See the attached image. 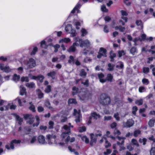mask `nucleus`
<instances>
[{"instance_id": "f257e3e1", "label": "nucleus", "mask_w": 155, "mask_h": 155, "mask_svg": "<svg viewBox=\"0 0 155 155\" xmlns=\"http://www.w3.org/2000/svg\"><path fill=\"white\" fill-rule=\"evenodd\" d=\"M69 127L66 125L64 126L63 129L65 131L63 130V132L61 134V140L62 141L64 142L65 143L69 141L70 140V137L69 136V134L70 133L71 127H73L72 125H71V123L68 124Z\"/></svg>"}, {"instance_id": "f03ea898", "label": "nucleus", "mask_w": 155, "mask_h": 155, "mask_svg": "<svg viewBox=\"0 0 155 155\" xmlns=\"http://www.w3.org/2000/svg\"><path fill=\"white\" fill-rule=\"evenodd\" d=\"M110 102V97L107 95L104 94H102L100 97V102L103 105H108Z\"/></svg>"}, {"instance_id": "7ed1b4c3", "label": "nucleus", "mask_w": 155, "mask_h": 155, "mask_svg": "<svg viewBox=\"0 0 155 155\" xmlns=\"http://www.w3.org/2000/svg\"><path fill=\"white\" fill-rule=\"evenodd\" d=\"M21 141L19 140L14 139L12 140L10 142V147L8 145H6L5 146V147L7 149L9 150L10 149L12 150H14L15 148V144H19L21 143Z\"/></svg>"}, {"instance_id": "20e7f679", "label": "nucleus", "mask_w": 155, "mask_h": 155, "mask_svg": "<svg viewBox=\"0 0 155 155\" xmlns=\"http://www.w3.org/2000/svg\"><path fill=\"white\" fill-rule=\"evenodd\" d=\"M74 112L73 115L75 117V121L76 123L80 122L82 120V116L80 114L81 111L80 110H77L76 109L74 110Z\"/></svg>"}, {"instance_id": "39448f33", "label": "nucleus", "mask_w": 155, "mask_h": 155, "mask_svg": "<svg viewBox=\"0 0 155 155\" xmlns=\"http://www.w3.org/2000/svg\"><path fill=\"white\" fill-rule=\"evenodd\" d=\"M48 143L50 145L56 143V136L55 135L48 134L46 136Z\"/></svg>"}, {"instance_id": "423d86ee", "label": "nucleus", "mask_w": 155, "mask_h": 155, "mask_svg": "<svg viewBox=\"0 0 155 155\" xmlns=\"http://www.w3.org/2000/svg\"><path fill=\"white\" fill-rule=\"evenodd\" d=\"M65 30L66 32L71 33V36L74 37L76 35V32L75 30L72 29L71 25H68L65 28Z\"/></svg>"}, {"instance_id": "0eeeda50", "label": "nucleus", "mask_w": 155, "mask_h": 155, "mask_svg": "<svg viewBox=\"0 0 155 155\" xmlns=\"http://www.w3.org/2000/svg\"><path fill=\"white\" fill-rule=\"evenodd\" d=\"M24 119L27 120V123L30 124H32L34 121V118L31 114H26L24 115Z\"/></svg>"}, {"instance_id": "6e6552de", "label": "nucleus", "mask_w": 155, "mask_h": 155, "mask_svg": "<svg viewBox=\"0 0 155 155\" xmlns=\"http://www.w3.org/2000/svg\"><path fill=\"white\" fill-rule=\"evenodd\" d=\"M0 68L2 71L6 73L11 72L13 70L11 68L8 66L5 65L3 64H0Z\"/></svg>"}, {"instance_id": "1a4fd4ad", "label": "nucleus", "mask_w": 155, "mask_h": 155, "mask_svg": "<svg viewBox=\"0 0 155 155\" xmlns=\"http://www.w3.org/2000/svg\"><path fill=\"white\" fill-rule=\"evenodd\" d=\"M134 124V121L132 119H129L126 122H123V127L130 128Z\"/></svg>"}, {"instance_id": "9d476101", "label": "nucleus", "mask_w": 155, "mask_h": 155, "mask_svg": "<svg viewBox=\"0 0 155 155\" xmlns=\"http://www.w3.org/2000/svg\"><path fill=\"white\" fill-rule=\"evenodd\" d=\"M106 49L103 48H101L100 49L98 54L97 56V57L98 58H100L102 56L106 57Z\"/></svg>"}, {"instance_id": "9b49d317", "label": "nucleus", "mask_w": 155, "mask_h": 155, "mask_svg": "<svg viewBox=\"0 0 155 155\" xmlns=\"http://www.w3.org/2000/svg\"><path fill=\"white\" fill-rule=\"evenodd\" d=\"M35 62L33 58H30L29 59L27 64V66L28 68H31L35 66Z\"/></svg>"}, {"instance_id": "f8f14e48", "label": "nucleus", "mask_w": 155, "mask_h": 155, "mask_svg": "<svg viewBox=\"0 0 155 155\" xmlns=\"http://www.w3.org/2000/svg\"><path fill=\"white\" fill-rule=\"evenodd\" d=\"M79 44L77 43H74L73 45L71 46L69 49L68 50V51L69 52H74L76 51L75 46H78Z\"/></svg>"}, {"instance_id": "ddd939ff", "label": "nucleus", "mask_w": 155, "mask_h": 155, "mask_svg": "<svg viewBox=\"0 0 155 155\" xmlns=\"http://www.w3.org/2000/svg\"><path fill=\"white\" fill-rule=\"evenodd\" d=\"M74 40L75 42L79 44V45L80 44V46L81 47H83L84 45L83 44V41L78 37H76L74 38Z\"/></svg>"}, {"instance_id": "4468645a", "label": "nucleus", "mask_w": 155, "mask_h": 155, "mask_svg": "<svg viewBox=\"0 0 155 155\" xmlns=\"http://www.w3.org/2000/svg\"><path fill=\"white\" fill-rule=\"evenodd\" d=\"M90 96V95L89 93H86L82 95L80 97V98L81 100L85 101L89 99Z\"/></svg>"}, {"instance_id": "2eb2a0df", "label": "nucleus", "mask_w": 155, "mask_h": 155, "mask_svg": "<svg viewBox=\"0 0 155 155\" xmlns=\"http://www.w3.org/2000/svg\"><path fill=\"white\" fill-rule=\"evenodd\" d=\"M94 135L93 134H90V137L91 138V140L90 142V143L91 146H92L94 144L96 143L97 141V139L94 137Z\"/></svg>"}, {"instance_id": "dca6fc26", "label": "nucleus", "mask_w": 155, "mask_h": 155, "mask_svg": "<svg viewBox=\"0 0 155 155\" xmlns=\"http://www.w3.org/2000/svg\"><path fill=\"white\" fill-rule=\"evenodd\" d=\"M38 140L41 144H43L45 143V137L42 135H40L38 137Z\"/></svg>"}, {"instance_id": "f3484780", "label": "nucleus", "mask_w": 155, "mask_h": 155, "mask_svg": "<svg viewBox=\"0 0 155 155\" xmlns=\"http://www.w3.org/2000/svg\"><path fill=\"white\" fill-rule=\"evenodd\" d=\"M45 106L51 110H53V108L51 106L50 103L48 100L45 101L44 103Z\"/></svg>"}, {"instance_id": "a211bd4d", "label": "nucleus", "mask_w": 155, "mask_h": 155, "mask_svg": "<svg viewBox=\"0 0 155 155\" xmlns=\"http://www.w3.org/2000/svg\"><path fill=\"white\" fill-rule=\"evenodd\" d=\"M81 5H80V2H79L74 8L73 10L71 11V13H74L76 11H77L78 13L79 12V11L78 10V9L81 7Z\"/></svg>"}, {"instance_id": "6ab92c4d", "label": "nucleus", "mask_w": 155, "mask_h": 155, "mask_svg": "<svg viewBox=\"0 0 155 155\" xmlns=\"http://www.w3.org/2000/svg\"><path fill=\"white\" fill-rule=\"evenodd\" d=\"M98 76L100 82L103 83L106 81V80L104 78V75L102 73L99 74Z\"/></svg>"}, {"instance_id": "aec40b11", "label": "nucleus", "mask_w": 155, "mask_h": 155, "mask_svg": "<svg viewBox=\"0 0 155 155\" xmlns=\"http://www.w3.org/2000/svg\"><path fill=\"white\" fill-rule=\"evenodd\" d=\"M51 45V44H50L48 45H47L46 42L44 40L42 41L41 42V48H43L47 49L48 45Z\"/></svg>"}, {"instance_id": "412c9836", "label": "nucleus", "mask_w": 155, "mask_h": 155, "mask_svg": "<svg viewBox=\"0 0 155 155\" xmlns=\"http://www.w3.org/2000/svg\"><path fill=\"white\" fill-rule=\"evenodd\" d=\"M71 41V39L69 38H64L60 40L59 41V43H68L70 42Z\"/></svg>"}, {"instance_id": "4be33fe9", "label": "nucleus", "mask_w": 155, "mask_h": 155, "mask_svg": "<svg viewBox=\"0 0 155 155\" xmlns=\"http://www.w3.org/2000/svg\"><path fill=\"white\" fill-rule=\"evenodd\" d=\"M36 93L39 98L41 99L43 97L44 94L40 89H38L37 90H36Z\"/></svg>"}, {"instance_id": "5701e85b", "label": "nucleus", "mask_w": 155, "mask_h": 155, "mask_svg": "<svg viewBox=\"0 0 155 155\" xmlns=\"http://www.w3.org/2000/svg\"><path fill=\"white\" fill-rule=\"evenodd\" d=\"M83 44L84 45L83 47L85 46L88 48L90 47L91 45L90 42L88 40L83 41Z\"/></svg>"}, {"instance_id": "b1692460", "label": "nucleus", "mask_w": 155, "mask_h": 155, "mask_svg": "<svg viewBox=\"0 0 155 155\" xmlns=\"http://www.w3.org/2000/svg\"><path fill=\"white\" fill-rule=\"evenodd\" d=\"M118 140H122V141L121 142V143H120L119 142H117V144L118 145L120 146V145L123 144L124 143V140L126 138L125 137H118Z\"/></svg>"}, {"instance_id": "393cba45", "label": "nucleus", "mask_w": 155, "mask_h": 155, "mask_svg": "<svg viewBox=\"0 0 155 155\" xmlns=\"http://www.w3.org/2000/svg\"><path fill=\"white\" fill-rule=\"evenodd\" d=\"M29 104H30V106L29 107V109L33 112H35L36 110L35 105L32 103V102H29Z\"/></svg>"}, {"instance_id": "a878e982", "label": "nucleus", "mask_w": 155, "mask_h": 155, "mask_svg": "<svg viewBox=\"0 0 155 155\" xmlns=\"http://www.w3.org/2000/svg\"><path fill=\"white\" fill-rule=\"evenodd\" d=\"M25 85L27 87L29 88H33L35 87V84L33 82L27 83H26Z\"/></svg>"}, {"instance_id": "bb28decb", "label": "nucleus", "mask_w": 155, "mask_h": 155, "mask_svg": "<svg viewBox=\"0 0 155 155\" xmlns=\"http://www.w3.org/2000/svg\"><path fill=\"white\" fill-rule=\"evenodd\" d=\"M130 52L131 54L133 55H134L136 53H137L136 48L133 47H132L130 50Z\"/></svg>"}, {"instance_id": "cd10ccee", "label": "nucleus", "mask_w": 155, "mask_h": 155, "mask_svg": "<svg viewBox=\"0 0 155 155\" xmlns=\"http://www.w3.org/2000/svg\"><path fill=\"white\" fill-rule=\"evenodd\" d=\"M26 92V89L23 86L20 87V94L21 95H24Z\"/></svg>"}, {"instance_id": "c85d7f7f", "label": "nucleus", "mask_w": 155, "mask_h": 155, "mask_svg": "<svg viewBox=\"0 0 155 155\" xmlns=\"http://www.w3.org/2000/svg\"><path fill=\"white\" fill-rule=\"evenodd\" d=\"M115 29L116 30H119L120 31L123 32L125 30V28L121 26H117L115 27Z\"/></svg>"}, {"instance_id": "c756f323", "label": "nucleus", "mask_w": 155, "mask_h": 155, "mask_svg": "<svg viewBox=\"0 0 155 155\" xmlns=\"http://www.w3.org/2000/svg\"><path fill=\"white\" fill-rule=\"evenodd\" d=\"M107 70L110 71H112L114 70V65L110 63H109L108 64Z\"/></svg>"}, {"instance_id": "7c9ffc66", "label": "nucleus", "mask_w": 155, "mask_h": 155, "mask_svg": "<svg viewBox=\"0 0 155 155\" xmlns=\"http://www.w3.org/2000/svg\"><path fill=\"white\" fill-rule=\"evenodd\" d=\"M113 77L112 75L110 74H109L107 75L106 78V80L111 82H112L113 81Z\"/></svg>"}, {"instance_id": "2f4dec72", "label": "nucleus", "mask_w": 155, "mask_h": 155, "mask_svg": "<svg viewBox=\"0 0 155 155\" xmlns=\"http://www.w3.org/2000/svg\"><path fill=\"white\" fill-rule=\"evenodd\" d=\"M79 91V89L78 88L76 87H74L72 88V94L73 95H74L78 93Z\"/></svg>"}, {"instance_id": "473e14b6", "label": "nucleus", "mask_w": 155, "mask_h": 155, "mask_svg": "<svg viewBox=\"0 0 155 155\" xmlns=\"http://www.w3.org/2000/svg\"><path fill=\"white\" fill-rule=\"evenodd\" d=\"M20 78V76L19 75H17V74H14L12 78L13 81L15 82L18 81Z\"/></svg>"}, {"instance_id": "72a5a7b5", "label": "nucleus", "mask_w": 155, "mask_h": 155, "mask_svg": "<svg viewBox=\"0 0 155 155\" xmlns=\"http://www.w3.org/2000/svg\"><path fill=\"white\" fill-rule=\"evenodd\" d=\"M55 74L56 73L55 71H51L47 74V75L49 77H51L53 79H54Z\"/></svg>"}, {"instance_id": "f704fd0d", "label": "nucleus", "mask_w": 155, "mask_h": 155, "mask_svg": "<svg viewBox=\"0 0 155 155\" xmlns=\"http://www.w3.org/2000/svg\"><path fill=\"white\" fill-rule=\"evenodd\" d=\"M117 64L116 66V68L118 69H122L124 67V64L121 62H117Z\"/></svg>"}, {"instance_id": "c9c22d12", "label": "nucleus", "mask_w": 155, "mask_h": 155, "mask_svg": "<svg viewBox=\"0 0 155 155\" xmlns=\"http://www.w3.org/2000/svg\"><path fill=\"white\" fill-rule=\"evenodd\" d=\"M73 24L75 26L77 29H78L79 28L78 26H80V23L78 21L74 20L73 22Z\"/></svg>"}, {"instance_id": "e433bc0d", "label": "nucleus", "mask_w": 155, "mask_h": 155, "mask_svg": "<svg viewBox=\"0 0 155 155\" xmlns=\"http://www.w3.org/2000/svg\"><path fill=\"white\" fill-rule=\"evenodd\" d=\"M92 116L94 118V119H97L100 117V116L99 114H97L95 112H94L92 114Z\"/></svg>"}, {"instance_id": "4c0bfd02", "label": "nucleus", "mask_w": 155, "mask_h": 155, "mask_svg": "<svg viewBox=\"0 0 155 155\" xmlns=\"http://www.w3.org/2000/svg\"><path fill=\"white\" fill-rule=\"evenodd\" d=\"M15 116L16 119L18 121V124L20 125H21L22 124V122H23V119L21 118H20L18 115L17 114H15Z\"/></svg>"}, {"instance_id": "58836bf2", "label": "nucleus", "mask_w": 155, "mask_h": 155, "mask_svg": "<svg viewBox=\"0 0 155 155\" xmlns=\"http://www.w3.org/2000/svg\"><path fill=\"white\" fill-rule=\"evenodd\" d=\"M37 78L36 80H39L41 82H42L43 81V80L44 78V76L41 75L37 76Z\"/></svg>"}, {"instance_id": "ea45409f", "label": "nucleus", "mask_w": 155, "mask_h": 155, "mask_svg": "<svg viewBox=\"0 0 155 155\" xmlns=\"http://www.w3.org/2000/svg\"><path fill=\"white\" fill-rule=\"evenodd\" d=\"M69 59L68 60V62L69 64H74V57L72 56H70L69 57Z\"/></svg>"}, {"instance_id": "a19ab883", "label": "nucleus", "mask_w": 155, "mask_h": 155, "mask_svg": "<svg viewBox=\"0 0 155 155\" xmlns=\"http://www.w3.org/2000/svg\"><path fill=\"white\" fill-rule=\"evenodd\" d=\"M133 41L134 42V45H137V43L138 41L141 42V38H136L134 39L133 40Z\"/></svg>"}, {"instance_id": "79ce46f5", "label": "nucleus", "mask_w": 155, "mask_h": 155, "mask_svg": "<svg viewBox=\"0 0 155 155\" xmlns=\"http://www.w3.org/2000/svg\"><path fill=\"white\" fill-rule=\"evenodd\" d=\"M150 155H155V147H152L150 150Z\"/></svg>"}, {"instance_id": "37998d69", "label": "nucleus", "mask_w": 155, "mask_h": 155, "mask_svg": "<svg viewBox=\"0 0 155 155\" xmlns=\"http://www.w3.org/2000/svg\"><path fill=\"white\" fill-rule=\"evenodd\" d=\"M114 117L116 119L117 121H119L120 120V117L119 116V114L118 113H116L114 114Z\"/></svg>"}, {"instance_id": "c03bdc74", "label": "nucleus", "mask_w": 155, "mask_h": 155, "mask_svg": "<svg viewBox=\"0 0 155 155\" xmlns=\"http://www.w3.org/2000/svg\"><path fill=\"white\" fill-rule=\"evenodd\" d=\"M21 81L22 82L26 81V82H28L29 81L28 77H22L21 78Z\"/></svg>"}, {"instance_id": "a18cd8bd", "label": "nucleus", "mask_w": 155, "mask_h": 155, "mask_svg": "<svg viewBox=\"0 0 155 155\" xmlns=\"http://www.w3.org/2000/svg\"><path fill=\"white\" fill-rule=\"evenodd\" d=\"M101 9L102 11L104 12H108V9L106 8L105 5H102L101 6Z\"/></svg>"}, {"instance_id": "49530a36", "label": "nucleus", "mask_w": 155, "mask_h": 155, "mask_svg": "<svg viewBox=\"0 0 155 155\" xmlns=\"http://www.w3.org/2000/svg\"><path fill=\"white\" fill-rule=\"evenodd\" d=\"M143 100L142 99H140L139 100H136L135 101L136 104L139 105H140L142 104L143 103Z\"/></svg>"}, {"instance_id": "de8ad7c7", "label": "nucleus", "mask_w": 155, "mask_h": 155, "mask_svg": "<svg viewBox=\"0 0 155 155\" xmlns=\"http://www.w3.org/2000/svg\"><path fill=\"white\" fill-rule=\"evenodd\" d=\"M36 140V137L35 136H34L32 137L31 139H30V143L31 144L34 143Z\"/></svg>"}, {"instance_id": "09e8293b", "label": "nucleus", "mask_w": 155, "mask_h": 155, "mask_svg": "<svg viewBox=\"0 0 155 155\" xmlns=\"http://www.w3.org/2000/svg\"><path fill=\"white\" fill-rule=\"evenodd\" d=\"M86 74V73L85 71L84 70L81 69L79 74V75L81 77L85 76Z\"/></svg>"}, {"instance_id": "8fccbe9b", "label": "nucleus", "mask_w": 155, "mask_h": 155, "mask_svg": "<svg viewBox=\"0 0 155 155\" xmlns=\"http://www.w3.org/2000/svg\"><path fill=\"white\" fill-rule=\"evenodd\" d=\"M141 133V131L139 130H135L134 132V136L135 137H137L138 136L139 134H140Z\"/></svg>"}, {"instance_id": "3c124183", "label": "nucleus", "mask_w": 155, "mask_h": 155, "mask_svg": "<svg viewBox=\"0 0 155 155\" xmlns=\"http://www.w3.org/2000/svg\"><path fill=\"white\" fill-rule=\"evenodd\" d=\"M150 52H151L152 54L155 53V45L152 46L151 47V49L148 50Z\"/></svg>"}, {"instance_id": "603ef678", "label": "nucleus", "mask_w": 155, "mask_h": 155, "mask_svg": "<svg viewBox=\"0 0 155 155\" xmlns=\"http://www.w3.org/2000/svg\"><path fill=\"white\" fill-rule=\"evenodd\" d=\"M68 103L69 104H76L77 102L76 100L74 99H70L68 100Z\"/></svg>"}, {"instance_id": "864d4df0", "label": "nucleus", "mask_w": 155, "mask_h": 155, "mask_svg": "<svg viewBox=\"0 0 155 155\" xmlns=\"http://www.w3.org/2000/svg\"><path fill=\"white\" fill-rule=\"evenodd\" d=\"M81 31L82 33L81 36H84L85 35H86L87 33V31L84 28L82 29Z\"/></svg>"}, {"instance_id": "5fc2aeb1", "label": "nucleus", "mask_w": 155, "mask_h": 155, "mask_svg": "<svg viewBox=\"0 0 155 155\" xmlns=\"http://www.w3.org/2000/svg\"><path fill=\"white\" fill-rule=\"evenodd\" d=\"M51 86L50 85H48L47 86L46 88L45 89V92L46 93H48L51 91Z\"/></svg>"}, {"instance_id": "6e6d98bb", "label": "nucleus", "mask_w": 155, "mask_h": 155, "mask_svg": "<svg viewBox=\"0 0 155 155\" xmlns=\"http://www.w3.org/2000/svg\"><path fill=\"white\" fill-rule=\"evenodd\" d=\"M139 91L140 93L145 92L146 91V88L143 86L140 87L139 88Z\"/></svg>"}, {"instance_id": "4d7b16f0", "label": "nucleus", "mask_w": 155, "mask_h": 155, "mask_svg": "<svg viewBox=\"0 0 155 155\" xmlns=\"http://www.w3.org/2000/svg\"><path fill=\"white\" fill-rule=\"evenodd\" d=\"M82 140L85 141L86 143H88L89 142V139L86 137V136H83L81 137Z\"/></svg>"}, {"instance_id": "13d9d810", "label": "nucleus", "mask_w": 155, "mask_h": 155, "mask_svg": "<svg viewBox=\"0 0 155 155\" xmlns=\"http://www.w3.org/2000/svg\"><path fill=\"white\" fill-rule=\"evenodd\" d=\"M131 142L134 145H136L137 147L139 146L137 140L135 139H133L131 140Z\"/></svg>"}, {"instance_id": "bf43d9fd", "label": "nucleus", "mask_w": 155, "mask_h": 155, "mask_svg": "<svg viewBox=\"0 0 155 155\" xmlns=\"http://www.w3.org/2000/svg\"><path fill=\"white\" fill-rule=\"evenodd\" d=\"M154 123V120L153 119H150L149 121L148 124L151 127L153 126Z\"/></svg>"}, {"instance_id": "052dcab7", "label": "nucleus", "mask_w": 155, "mask_h": 155, "mask_svg": "<svg viewBox=\"0 0 155 155\" xmlns=\"http://www.w3.org/2000/svg\"><path fill=\"white\" fill-rule=\"evenodd\" d=\"M78 130L80 132H82L86 130V128L85 126H82L79 127Z\"/></svg>"}, {"instance_id": "680f3d73", "label": "nucleus", "mask_w": 155, "mask_h": 155, "mask_svg": "<svg viewBox=\"0 0 155 155\" xmlns=\"http://www.w3.org/2000/svg\"><path fill=\"white\" fill-rule=\"evenodd\" d=\"M147 140L145 138H143L142 139H140L139 140V141L140 143H143V145H145L146 144V142Z\"/></svg>"}, {"instance_id": "e2e57ef3", "label": "nucleus", "mask_w": 155, "mask_h": 155, "mask_svg": "<svg viewBox=\"0 0 155 155\" xmlns=\"http://www.w3.org/2000/svg\"><path fill=\"white\" fill-rule=\"evenodd\" d=\"M35 118H36V120L37 122L36 124H33V127L37 126H38V125L39 124V117H38V116H36Z\"/></svg>"}, {"instance_id": "0e129e2a", "label": "nucleus", "mask_w": 155, "mask_h": 155, "mask_svg": "<svg viewBox=\"0 0 155 155\" xmlns=\"http://www.w3.org/2000/svg\"><path fill=\"white\" fill-rule=\"evenodd\" d=\"M68 149L71 152H74L75 154L76 155H78V153L77 152L75 151V150L74 149H72L70 146L68 147Z\"/></svg>"}, {"instance_id": "69168bd1", "label": "nucleus", "mask_w": 155, "mask_h": 155, "mask_svg": "<svg viewBox=\"0 0 155 155\" xmlns=\"http://www.w3.org/2000/svg\"><path fill=\"white\" fill-rule=\"evenodd\" d=\"M28 77L32 80H37V76L32 75L31 74H28Z\"/></svg>"}, {"instance_id": "338daca9", "label": "nucleus", "mask_w": 155, "mask_h": 155, "mask_svg": "<svg viewBox=\"0 0 155 155\" xmlns=\"http://www.w3.org/2000/svg\"><path fill=\"white\" fill-rule=\"evenodd\" d=\"M118 53L119 55V57H121L123 55H124L125 54L124 51L123 50L119 51Z\"/></svg>"}, {"instance_id": "774afa93", "label": "nucleus", "mask_w": 155, "mask_h": 155, "mask_svg": "<svg viewBox=\"0 0 155 155\" xmlns=\"http://www.w3.org/2000/svg\"><path fill=\"white\" fill-rule=\"evenodd\" d=\"M104 31L105 33H107L109 32V31L108 28V26L107 25H105L104 26Z\"/></svg>"}]
</instances>
